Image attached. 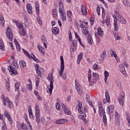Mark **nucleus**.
I'll return each mask as SVG.
<instances>
[{
	"label": "nucleus",
	"instance_id": "obj_50",
	"mask_svg": "<svg viewBox=\"0 0 130 130\" xmlns=\"http://www.w3.org/2000/svg\"><path fill=\"white\" fill-rule=\"evenodd\" d=\"M100 7L99 6H98L97 7H96V13L98 15V16H100Z\"/></svg>",
	"mask_w": 130,
	"mask_h": 130
},
{
	"label": "nucleus",
	"instance_id": "obj_8",
	"mask_svg": "<svg viewBox=\"0 0 130 130\" xmlns=\"http://www.w3.org/2000/svg\"><path fill=\"white\" fill-rule=\"evenodd\" d=\"M72 45L71 46L70 51L71 53H73L77 50V45H78V41L74 40L72 41Z\"/></svg>",
	"mask_w": 130,
	"mask_h": 130
},
{
	"label": "nucleus",
	"instance_id": "obj_12",
	"mask_svg": "<svg viewBox=\"0 0 130 130\" xmlns=\"http://www.w3.org/2000/svg\"><path fill=\"white\" fill-rule=\"evenodd\" d=\"M26 10L28 14H29L30 15H32V14L33 13V11L32 9V6H31V4H26Z\"/></svg>",
	"mask_w": 130,
	"mask_h": 130
},
{
	"label": "nucleus",
	"instance_id": "obj_21",
	"mask_svg": "<svg viewBox=\"0 0 130 130\" xmlns=\"http://www.w3.org/2000/svg\"><path fill=\"white\" fill-rule=\"evenodd\" d=\"M52 32L54 35H57L59 32V29L57 27H55L52 29Z\"/></svg>",
	"mask_w": 130,
	"mask_h": 130
},
{
	"label": "nucleus",
	"instance_id": "obj_56",
	"mask_svg": "<svg viewBox=\"0 0 130 130\" xmlns=\"http://www.w3.org/2000/svg\"><path fill=\"white\" fill-rule=\"evenodd\" d=\"M16 26L19 28V29H22V28L23 27V24H22L21 23H16Z\"/></svg>",
	"mask_w": 130,
	"mask_h": 130
},
{
	"label": "nucleus",
	"instance_id": "obj_28",
	"mask_svg": "<svg viewBox=\"0 0 130 130\" xmlns=\"http://www.w3.org/2000/svg\"><path fill=\"white\" fill-rule=\"evenodd\" d=\"M0 24L2 26L5 25V19H4V16L0 15Z\"/></svg>",
	"mask_w": 130,
	"mask_h": 130
},
{
	"label": "nucleus",
	"instance_id": "obj_35",
	"mask_svg": "<svg viewBox=\"0 0 130 130\" xmlns=\"http://www.w3.org/2000/svg\"><path fill=\"white\" fill-rule=\"evenodd\" d=\"M37 48H38V49H39V51L41 53H42V54H44V53H44V51L42 50V49H43V48H42V47H41V46L38 45V47H37Z\"/></svg>",
	"mask_w": 130,
	"mask_h": 130
},
{
	"label": "nucleus",
	"instance_id": "obj_47",
	"mask_svg": "<svg viewBox=\"0 0 130 130\" xmlns=\"http://www.w3.org/2000/svg\"><path fill=\"white\" fill-rule=\"evenodd\" d=\"M78 59L79 60H82V59H83V53H80V54L78 55Z\"/></svg>",
	"mask_w": 130,
	"mask_h": 130
},
{
	"label": "nucleus",
	"instance_id": "obj_10",
	"mask_svg": "<svg viewBox=\"0 0 130 130\" xmlns=\"http://www.w3.org/2000/svg\"><path fill=\"white\" fill-rule=\"evenodd\" d=\"M75 88L79 95L83 94V89L79 83H75Z\"/></svg>",
	"mask_w": 130,
	"mask_h": 130
},
{
	"label": "nucleus",
	"instance_id": "obj_63",
	"mask_svg": "<svg viewBox=\"0 0 130 130\" xmlns=\"http://www.w3.org/2000/svg\"><path fill=\"white\" fill-rule=\"evenodd\" d=\"M124 65L122 64H120L119 65V71H121V70H122L123 69H124Z\"/></svg>",
	"mask_w": 130,
	"mask_h": 130
},
{
	"label": "nucleus",
	"instance_id": "obj_42",
	"mask_svg": "<svg viewBox=\"0 0 130 130\" xmlns=\"http://www.w3.org/2000/svg\"><path fill=\"white\" fill-rule=\"evenodd\" d=\"M26 88H27L28 91H32V84H28L26 85Z\"/></svg>",
	"mask_w": 130,
	"mask_h": 130
},
{
	"label": "nucleus",
	"instance_id": "obj_45",
	"mask_svg": "<svg viewBox=\"0 0 130 130\" xmlns=\"http://www.w3.org/2000/svg\"><path fill=\"white\" fill-rule=\"evenodd\" d=\"M82 33L84 35H87V34H88V33H89V30H88V29H87V28L85 29H83L82 30Z\"/></svg>",
	"mask_w": 130,
	"mask_h": 130
},
{
	"label": "nucleus",
	"instance_id": "obj_22",
	"mask_svg": "<svg viewBox=\"0 0 130 130\" xmlns=\"http://www.w3.org/2000/svg\"><path fill=\"white\" fill-rule=\"evenodd\" d=\"M86 101L87 102V103L90 105V106H93V103H92V101H89L90 99V98H89V96L87 94H86Z\"/></svg>",
	"mask_w": 130,
	"mask_h": 130
},
{
	"label": "nucleus",
	"instance_id": "obj_41",
	"mask_svg": "<svg viewBox=\"0 0 130 130\" xmlns=\"http://www.w3.org/2000/svg\"><path fill=\"white\" fill-rule=\"evenodd\" d=\"M21 128H22V129H28V126H27V125L26 124H24V123H22L21 124Z\"/></svg>",
	"mask_w": 130,
	"mask_h": 130
},
{
	"label": "nucleus",
	"instance_id": "obj_18",
	"mask_svg": "<svg viewBox=\"0 0 130 130\" xmlns=\"http://www.w3.org/2000/svg\"><path fill=\"white\" fill-rule=\"evenodd\" d=\"M115 122L118 124L120 122V115L116 111H115Z\"/></svg>",
	"mask_w": 130,
	"mask_h": 130
},
{
	"label": "nucleus",
	"instance_id": "obj_20",
	"mask_svg": "<svg viewBox=\"0 0 130 130\" xmlns=\"http://www.w3.org/2000/svg\"><path fill=\"white\" fill-rule=\"evenodd\" d=\"M79 103L78 104V111L80 114L83 113V107H82V103L81 102H78Z\"/></svg>",
	"mask_w": 130,
	"mask_h": 130
},
{
	"label": "nucleus",
	"instance_id": "obj_15",
	"mask_svg": "<svg viewBox=\"0 0 130 130\" xmlns=\"http://www.w3.org/2000/svg\"><path fill=\"white\" fill-rule=\"evenodd\" d=\"M106 58V51H104L101 54L100 57V61L103 62L104 59Z\"/></svg>",
	"mask_w": 130,
	"mask_h": 130
},
{
	"label": "nucleus",
	"instance_id": "obj_60",
	"mask_svg": "<svg viewBox=\"0 0 130 130\" xmlns=\"http://www.w3.org/2000/svg\"><path fill=\"white\" fill-rule=\"evenodd\" d=\"M56 108L57 110H60V105L58 103L56 104Z\"/></svg>",
	"mask_w": 130,
	"mask_h": 130
},
{
	"label": "nucleus",
	"instance_id": "obj_19",
	"mask_svg": "<svg viewBox=\"0 0 130 130\" xmlns=\"http://www.w3.org/2000/svg\"><path fill=\"white\" fill-rule=\"evenodd\" d=\"M81 12L83 15L84 16H86L87 14V8H86V6L82 5L81 7Z\"/></svg>",
	"mask_w": 130,
	"mask_h": 130
},
{
	"label": "nucleus",
	"instance_id": "obj_7",
	"mask_svg": "<svg viewBox=\"0 0 130 130\" xmlns=\"http://www.w3.org/2000/svg\"><path fill=\"white\" fill-rule=\"evenodd\" d=\"M35 67L38 76L41 77V76L43 75L44 69L42 68H39V65H38V64L35 65Z\"/></svg>",
	"mask_w": 130,
	"mask_h": 130
},
{
	"label": "nucleus",
	"instance_id": "obj_3",
	"mask_svg": "<svg viewBox=\"0 0 130 130\" xmlns=\"http://www.w3.org/2000/svg\"><path fill=\"white\" fill-rule=\"evenodd\" d=\"M22 51L25 55L28 57V58H32L33 60H34L36 62H40V60L36 58V56H35V55H34L33 53H31V55H30L29 52H28V51H27L26 50L22 49Z\"/></svg>",
	"mask_w": 130,
	"mask_h": 130
},
{
	"label": "nucleus",
	"instance_id": "obj_40",
	"mask_svg": "<svg viewBox=\"0 0 130 130\" xmlns=\"http://www.w3.org/2000/svg\"><path fill=\"white\" fill-rule=\"evenodd\" d=\"M42 41L44 42V45L45 48H47V45H46V43H45V37L44 36H42Z\"/></svg>",
	"mask_w": 130,
	"mask_h": 130
},
{
	"label": "nucleus",
	"instance_id": "obj_44",
	"mask_svg": "<svg viewBox=\"0 0 130 130\" xmlns=\"http://www.w3.org/2000/svg\"><path fill=\"white\" fill-rule=\"evenodd\" d=\"M37 19L39 24L41 25H42V21H41V18H40V16H39V15H38Z\"/></svg>",
	"mask_w": 130,
	"mask_h": 130
},
{
	"label": "nucleus",
	"instance_id": "obj_62",
	"mask_svg": "<svg viewBox=\"0 0 130 130\" xmlns=\"http://www.w3.org/2000/svg\"><path fill=\"white\" fill-rule=\"evenodd\" d=\"M98 69V64L94 63L93 66V70H97Z\"/></svg>",
	"mask_w": 130,
	"mask_h": 130
},
{
	"label": "nucleus",
	"instance_id": "obj_51",
	"mask_svg": "<svg viewBox=\"0 0 130 130\" xmlns=\"http://www.w3.org/2000/svg\"><path fill=\"white\" fill-rule=\"evenodd\" d=\"M102 10L103 19H104V17H105V9H104L103 7H102Z\"/></svg>",
	"mask_w": 130,
	"mask_h": 130
},
{
	"label": "nucleus",
	"instance_id": "obj_13",
	"mask_svg": "<svg viewBox=\"0 0 130 130\" xmlns=\"http://www.w3.org/2000/svg\"><path fill=\"white\" fill-rule=\"evenodd\" d=\"M107 110L108 114H111V113L114 111V106H113V105L109 106Z\"/></svg>",
	"mask_w": 130,
	"mask_h": 130
},
{
	"label": "nucleus",
	"instance_id": "obj_17",
	"mask_svg": "<svg viewBox=\"0 0 130 130\" xmlns=\"http://www.w3.org/2000/svg\"><path fill=\"white\" fill-rule=\"evenodd\" d=\"M35 8H36L37 15L38 16H39V15L40 14V9L39 8V4L38 3V1H36L35 3Z\"/></svg>",
	"mask_w": 130,
	"mask_h": 130
},
{
	"label": "nucleus",
	"instance_id": "obj_23",
	"mask_svg": "<svg viewBox=\"0 0 130 130\" xmlns=\"http://www.w3.org/2000/svg\"><path fill=\"white\" fill-rule=\"evenodd\" d=\"M103 121L104 122V125L106 126L107 125V118L106 117V114L103 115Z\"/></svg>",
	"mask_w": 130,
	"mask_h": 130
},
{
	"label": "nucleus",
	"instance_id": "obj_64",
	"mask_svg": "<svg viewBox=\"0 0 130 130\" xmlns=\"http://www.w3.org/2000/svg\"><path fill=\"white\" fill-rule=\"evenodd\" d=\"M5 102H7V103L10 102V99H9V98L6 97L3 100Z\"/></svg>",
	"mask_w": 130,
	"mask_h": 130
},
{
	"label": "nucleus",
	"instance_id": "obj_39",
	"mask_svg": "<svg viewBox=\"0 0 130 130\" xmlns=\"http://www.w3.org/2000/svg\"><path fill=\"white\" fill-rule=\"evenodd\" d=\"M6 86L7 91H10V81H6Z\"/></svg>",
	"mask_w": 130,
	"mask_h": 130
},
{
	"label": "nucleus",
	"instance_id": "obj_24",
	"mask_svg": "<svg viewBox=\"0 0 130 130\" xmlns=\"http://www.w3.org/2000/svg\"><path fill=\"white\" fill-rule=\"evenodd\" d=\"M19 34L21 36H25L26 34H27V32L26 31V28H23L21 31H19Z\"/></svg>",
	"mask_w": 130,
	"mask_h": 130
},
{
	"label": "nucleus",
	"instance_id": "obj_58",
	"mask_svg": "<svg viewBox=\"0 0 130 130\" xmlns=\"http://www.w3.org/2000/svg\"><path fill=\"white\" fill-rule=\"evenodd\" d=\"M120 72L122 73L123 75H125L126 74V72L125 71V68H123L121 70H120Z\"/></svg>",
	"mask_w": 130,
	"mask_h": 130
},
{
	"label": "nucleus",
	"instance_id": "obj_4",
	"mask_svg": "<svg viewBox=\"0 0 130 130\" xmlns=\"http://www.w3.org/2000/svg\"><path fill=\"white\" fill-rule=\"evenodd\" d=\"M119 13L117 11H115V15H113L114 31H118V29H119L118 23H117V18H116V16L119 17Z\"/></svg>",
	"mask_w": 130,
	"mask_h": 130
},
{
	"label": "nucleus",
	"instance_id": "obj_32",
	"mask_svg": "<svg viewBox=\"0 0 130 130\" xmlns=\"http://www.w3.org/2000/svg\"><path fill=\"white\" fill-rule=\"evenodd\" d=\"M98 32L100 36H103L104 34H103V30L101 27H99L98 29Z\"/></svg>",
	"mask_w": 130,
	"mask_h": 130
},
{
	"label": "nucleus",
	"instance_id": "obj_11",
	"mask_svg": "<svg viewBox=\"0 0 130 130\" xmlns=\"http://www.w3.org/2000/svg\"><path fill=\"white\" fill-rule=\"evenodd\" d=\"M8 70L10 73H11L12 75H15V76L18 75V71L16 70L15 68L13 67L12 66H9V69L8 68Z\"/></svg>",
	"mask_w": 130,
	"mask_h": 130
},
{
	"label": "nucleus",
	"instance_id": "obj_52",
	"mask_svg": "<svg viewBox=\"0 0 130 130\" xmlns=\"http://www.w3.org/2000/svg\"><path fill=\"white\" fill-rule=\"evenodd\" d=\"M19 63L20 64H22L23 67H26V62L24 60H20Z\"/></svg>",
	"mask_w": 130,
	"mask_h": 130
},
{
	"label": "nucleus",
	"instance_id": "obj_26",
	"mask_svg": "<svg viewBox=\"0 0 130 130\" xmlns=\"http://www.w3.org/2000/svg\"><path fill=\"white\" fill-rule=\"evenodd\" d=\"M88 82H91V80H92V74H91V71L90 69L88 70Z\"/></svg>",
	"mask_w": 130,
	"mask_h": 130
},
{
	"label": "nucleus",
	"instance_id": "obj_49",
	"mask_svg": "<svg viewBox=\"0 0 130 130\" xmlns=\"http://www.w3.org/2000/svg\"><path fill=\"white\" fill-rule=\"evenodd\" d=\"M124 98V93L121 92L118 99H123Z\"/></svg>",
	"mask_w": 130,
	"mask_h": 130
},
{
	"label": "nucleus",
	"instance_id": "obj_61",
	"mask_svg": "<svg viewBox=\"0 0 130 130\" xmlns=\"http://www.w3.org/2000/svg\"><path fill=\"white\" fill-rule=\"evenodd\" d=\"M62 9H63V8H61V7H59V15H60L61 14H62L64 12H63V11H62Z\"/></svg>",
	"mask_w": 130,
	"mask_h": 130
},
{
	"label": "nucleus",
	"instance_id": "obj_27",
	"mask_svg": "<svg viewBox=\"0 0 130 130\" xmlns=\"http://www.w3.org/2000/svg\"><path fill=\"white\" fill-rule=\"evenodd\" d=\"M104 75H105V83H106L107 82V79L108 77H109V73L107 72V71H105L104 72Z\"/></svg>",
	"mask_w": 130,
	"mask_h": 130
},
{
	"label": "nucleus",
	"instance_id": "obj_16",
	"mask_svg": "<svg viewBox=\"0 0 130 130\" xmlns=\"http://www.w3.org/2000/svg\"><path fill=\"white\" fill-rule=\"evenodd\" d=\"M67 122H68V120L66 119H61L56 121L57 124H64V123H67Z\"/></svg>",
	"mask_w": 130,
	"mask_h": 130
},
{
	"label": "nucleus",
	"instance_id": "obj_55",
	"mask_svg": "<svg viewBox=\"0 0 130 130\" xmlns=\"http://www.w3.org/2000/svg\"><path fill=\"white\" fill-rule=\"evenodd\" d=\"M16 49H17L18 51H20L21 50V46H20V44H16Z\"/></svg>",
	"mask_w": 130,
	"mask_h": 130
},
{
	"label": "nucleus",
	"instance_id": "obj_38",
	"mask_svg": "<svg viewBox=\"0 0 130 130\" xmlns=\"http://www.w3.org/2000/svg\"><path fill=\"white\" fill-rule=\"evenodd\" d=\"M28 113H29V117L30 118H34V116H33V113H32V109H31V108H30V109L28 110Z\"/></svg>",
	"mask_w": 130,
	"mask_h": 130
},
{
	"label": "nucleus",
	"instance_id": "obj_54",
	"mask_svg": "<svg viewBox=\"0 0 130 130\" xmlns=\"http://www.w3.org/2000/svg\"><path fill=\"white\" fill-rule=\"evenodd\" d=\"M28 25H29V23L28 22V19L24 17V25L25 26V27H27Z\"/></svg>",
	"mask_w": 130,
	"mask_h": 130
},
{
	"label": "nucleus",
	"instance_id": "obj_37",
	"mask_svg": "<svg viewBox=\"0 0 130 130\" xmlns=\"http://www.w3.org/2000/svg\"><path fill=\"white\" fill-rule=\"evenodd\" d=\"M118 101L121 106H123V105L124 104V101L123 99H118Z\"/></svg>",
	"mask_w": 130,
	"mask_h": 130
},
{
	"label": "nucleus",
	"instance_id": "obj_53",
	"mask_svg": "<svg viewBox=\"0 0 130 130\" xmlns=\"http://www.w3.org/2000/svg\"><path fill=\"white\" fill-rule=\"evenodd\" d=\"M92 78H96V79H99V76L97 75L96 73H92Z\"/></svg>",
	"mask_w": 130,
	"mask_h": 130
},
{
	"label": "nucleus",
	"instance_id": "obj_1",
	"mask_svg": "<svg viewBox=\"0 0 130 130\" xmlns=\"http://www.w3.org/2000/svg\"><path fill=\"white\" fill-rule=\"evenodd\" d=\"M63 71H64V61H63V56L62 55L60 56V70L59 71V74L60 77H61L64 80H67V73H63Z\"/></svg>",
	"mask_w": 130,
	"mask_h": 130
},
{
	"label": "nucleus",
	"instance_id": "obj_5",
	"mask_svg": "<svg viewBox=\"0 0 130 130\" xmlns=\"http://www.w3.org/2000/svg\"><path fill=\"white\" fill-rule=\"evenodd\" d=\"M6 36L10 41H13L14 39V35L12 32V29L8 26L6 30Z\"/></svg>",
	"mask_w": 130,
	"mask_h": 130
},
{
	"label": "nucleus",
	"instance_id": "obj_59",
	"mask_svg": "<svg viewBox=\"0 0 130 130\" xmlns=\"http://www.w3.org/2000/svg\"><path fill=\"white\" fill-rule=\"evenodd\" d=\"M90 21V23H91V25H93V24H94V21H95V17H91Z\"/></svg>",
	"mask_w": 130,
	"mask_h": 130
},
{
	"label": "nucleus",
	"instance_id": "obj_31",
	"mask_svg": "<svg viewBox=\"0 0 130 130\" xmlns=\"http://www.w3.org/2000/svg\"><path fill=\"white\" fill-rule=\"evenodd\" d=\"M99 111L100 113V116H101V117H102V115H104L106 114L105 110H104V109L99 110Z\"/></svg>",
	"mask_w": 130,
	"mask_h": 130
},
{
	"label": "nucleus",
	"instance_id": "obj_9",
	"mask_svg": "<svg viewBox=\"0 0 130 130\" xmlns=\"http://www.w3.org/2000/svg\"><path fill=\"white\" fill-rule=\"evenodd\" d=\"M105 97H106V100L104 99L103 100V103H104V104H106L107 102L109 103L110 102V96H109V93L108 92V90H106Z\"/></svg>",
	"mask_w": 130,
	"mask_h": 130
},
{
	"label": "nucleus",
	"instance_id": "obj_34",
	"mask_svg": "<svg viewBox=\"0 0 130 130\" xmlns=\"http://www.w3.org/2000/svg\"><path fill=\"white\" fill-rule=\"evenodd\" d=\"M13 64L14 67H15V68L16 69H17V70H18V69H19V66L18 65V62H17L16 60H13Z\"/></svg>",
	"mask_w": 130,
	"mask_h": 130
},
{
	"label": "nucleus",
	"instance_id": "obj_33",
	"mask_svg": "<svg viewBox=\"0 0 130 130\" xmlns=\"http://www.w3.org/2000/svg\"><path fill=\"white\" fill-rule=\"evenodd\" d=\"M122 3L123 4L124 6H125V7L129 6V2H128V0H124L122 2Z\"/></svg>",
	"mask_w": 130,
	"mask_h": 130
},
{
	"label": "nucleus",
	"instance_id": "obj_57",
	"mask_svg": "<svg viewBox=\"0 0 130 130\" xmlns=\"http://www.w3.org/2000/svg\"><path fill=\"white\" fill-rule=\"evenodd\" d=\"M111 55H114V57H117V55H116V52L115 51L112 50L111 51Z\"/></svg>",
	"mask_w": 130,
	"mask_h": 130
},
{
	"label": "nucleus",
	"instance_id": "obj_6",
	"mask_svg": "<svg viewBox=\"0 0 130 130\" xmlns=\"http://www.w3.org/2000/svg\"><path fill=\"white\" fill-rule=\"evenodd\" d=\"M36 109V122L37 123H40V111L39 109V106L37 105L35 107Z\"/></svg>",
	"mask_w": 130,
	"mask_h": 130
},
{
	"label": "nucleus",
	"instance_id": "obj_25",
	"mask_svg": "<svg viewBox=\"0 0 130 130\" xmlns=\"http://www.w3.org/2000/svg\"><path fill=\"white\" fill-rule=\"evenodd\" d=\"M118 20L121 23V24H125V23H126V20L124 19L122 16H120Z\"/></svg>",
	"mask_w": 130,
	"mask_h": 130
},
{
	"label": "nucleus",
	"instance_id": "obj_36",
	"mask_svg": "<svg viewBox=\"0 0 130 130\" xmlns=\"http://www.w3.org/2000/svg\"><path fill=\"white\" fill-rule=\"evenodd\" d=\"M87 41L89 44H92V43H93V40L92 39V37L91 36H88Z\"/></svg>",
	"mask_w": 130,
	"mask_h": 130
},
{
	"label": "nucleus",
	"instance_id": "obj_48",
	"mask_svg": "<svg viewBox=\"0 0 130 130\" xmlns=\"http://www.w3.org/2000/svg\"><path fill=\"white\" fill-rule=\"evenodd\" d=\"M4 115H5V117H7V118H8V117H9L10 116H11V115H10V114L9 113L8 111H5Z\"/></svg>",
	"mask_w": 130,
	"mask_h": 130
},
{
	"label": "nucleus",
	"instance_id": "obj_29",
	"mask_svg": "<svg viewBox=\"0 0 130 130\" xmlns=\"http://www.w3.org/2000/svg\"><path fill=\"white\" fill-rule=\"evenodd\" d=\"M60 16L61 17L62 21H66V20H67V14H66V12L61 13L60 14Z\"/></svg>",
	"mask_w": 130,
	"mask_h": 130
},
{
	"label": "nucleus",
	"instance_id": "obj_43",
	"mask_svg": "<svg viewBox=\"0 0 130 130\" xmlns=\"http://www.w3.org/2000/svg\"><path fill=\"white\" fill-rule=\"evenodd\" d=\"M8 103V106L10 109H13V103L12 102L10 101Z\"/></svg>",
	"mask_w": 130,
	"mask_h": 130
},
{
	"label": "nucleus",
	"instance_id": "obj_46",
	"mask_svg": "<svg viewBox=\"0 0 130 130\" xmlns=\"http://www.w3.org/2000/svg\"><path fill=\"white\" fill-rule=\"evenodd\" d=\"M15 87L16 90H19V89H20V82H16L15 84Z\"/></svg>",
	"mask_w": 130,
	"mask_h": 130
},
{
	"label": "nucleus",
	"instance_id": "obj_2",
	"mask_svg": "<svg viewBox=\"0 0 130 130\" xmlns=\"http://www.w3.org/2000/svg\"><path fill=\"white\" fill-rule=\"evenodd\" d=\"M47 79L48 81H50V86H48V90H47V92L50 94H52V90H53V82L54 81L53 80V75H52V73H49Z\"/></svg>",
	"mask_w": 130,
	"mask_h": 130
},
{
	"label": "nucleus",
	"instance_id": "obj_14",
	"mask_svg": "<svg viewBox=\"0 0 130 130\" xmlns=\"http://www.w3.org/2000/svg\"><path fill=\"white\" fill-rule=\"evenodd\" d=\"M61 107L65 114H70V110L68 109V107H67V106H65L64 105H63V104H62Z\"/></svg>",
	"mask_w": 130,
	"mask_h": 130
},
{
	"label": "nucleus",
	"instance_id": "obj_30",
	"mask_svg": "<svg viewBox=\"0 0 130 130\" xmlns=\"http://www.w3.org/2000/svg\"><path fill=\"white\" fill-rule=\"evenodd\" d=\"M67 17L69 21H72V12L71 11H67Z\"/></svg>",
	"mask_w": 130,
	"mask_h": 130
}]
</instances>
